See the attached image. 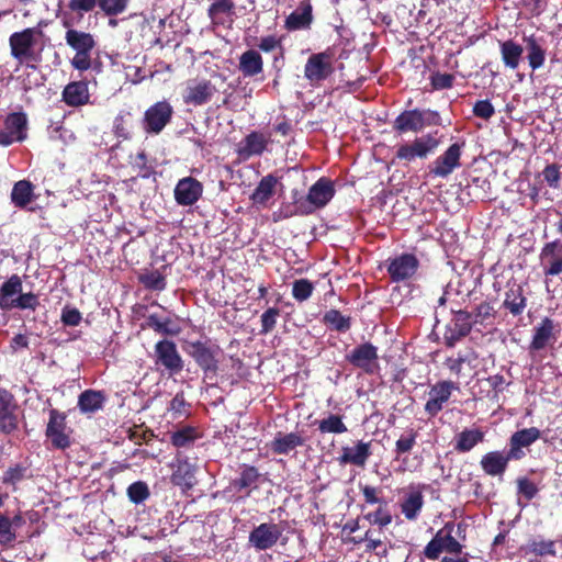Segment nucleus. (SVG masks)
I'll use <instances>...</instances> for the list:
<instances>
[{
    "mask_svg": "<svg viewBox=\"0 0 562 562\" xmlns=\"http://www.w3.org/2000/svg\"><path fill=\"white\" fill-rule=\"evenodd\" d=\"M60 23L66 29L65 42L75 50L70 60L71 66L79 71H86L92 65V52L97 46L94 36L85 31L75 29L78 24L69 14H60Z\"/></svg>",
    "mask_w": 562,
    "mask_h": 562,
    "instance_id": "obj_1",
    "label": "nucleus"
},
{
    "mask_svg": "<svg viewBox=\"0 0 562 562\" xmlns=\"http://www.w3.org/2000/svg\"><path fill=\"white\" fill-rule=\"evenodd\" d=\"M41 36L42 31L35 27H27L11 34L9 45L12 57L21 65L34 68L42 57Z\"/></svg>",
    "mask_w": 562,
    "mask_h": 562,
    "instance_id": "obj_2",
    "label": "nucleus"
},
{
    "mask_svg": "<svg viewBox=\"0 0 562 562\" xmlns=\"http://www.w3.org/2000/svg\"><path fill=\"white\" fill-rule=\"evenodd\" d=\"M334 182L325 177L319 178L308 190L306 199L297 203L302 215L312 214L317 209L326 206L335 195Z\"/></svg>",
    "mask_w": 562,
    "mask_h": 562,
    "instance_id": "obj_3",
    "label": "nucleus"
},
{
    "mask_svg": "<svg viewBox=\"0 0 562 562\" xmlns=\"http://www.w3.org/2000/svg\"><path fill=\"white\" fill-rule=\"evenodd\" d=\"M439 115L430 110H407L396 116L393 128L398 133H418L426 126L437 123Z\"/></svg>",
    "mask_w": 562,
    "mask_h": 562,
    "instance_id": "obj_4",
    "label": "nucleus"
},
{
    "mask_svg": "<svg viewBox=\"0 0 562 562\" xmlns=\"http://www.w3.org/2000/svg\"><path fill=\"white\" fill-rule=\"evenodd\" d=\"M335 71L334 54L330 50L312 54L304 67V77L312 86H318Z\"/></svg>",
    "mask_w": 562,
    "mask_h": 562,
    "instance_id": "obj_5",
    "label": "nucleus"
},
{
    "mask_svg": "<svg viewBox=\"0 0 562 562\" xmlns=\"http://www.w3.org/2000/svg\"><path fill=\"white\" fill-rule=\"evenodd\" d=\"M439 145V140L431 134L414 138L412 142L401 144L395 154V158L402 161L411 162L417 158L425 159Z\"/></svg>",
    "mask_w": 562,
    "mask_h": 562,
    "instance_id": "obj_6",
    "label": "nucleus"
},
{
    "mask_svg": "<svg viewBox=\"0 0 562 562\" xmlns=\"http://www.w3.org/2000/svg\"><path fill=\"white\" fill-rule=\"evenodd\" d=\"M217 89L205 78L187 80L182 91V101L187 105L201 106L209 103L216 94Z\"/></svg>",
    "mask_w": 562,
    "mask_h": 562,
    "instance_id": "obj_7",
    "label": "nucleus"
},
{
    "mask_svg": "<svg viewBox=\"0 0 562 562\" xmlns=\"http://www.w3.org/2000/svg\"><path fill=\"white\" fill-rule=\"evenodd\" d=\"M427 485L424 483H411L402 490L398 506L403 516L409 520H416L425 505L424 493Z\"/></svg>",
    "mask_w": 562,
    "mask_h": 562,
    "instance_id": "obj_8",
    "label": "nucleus"
},
{
    "mask_svg": "<svg viewBox=\"0 0 562 562\" xmlns=\"http://www.w3.org/2000/svg\"><path fill=\"white\" fill-rule=\"evenodd\" d=\"M173 109L168 101H158L149 106L143 117V128L147 134H159L171 121Z\"/></svg>",
    "mask_w": 562,
    "mask_h": 562,
    "instance_id": "obj_9",
    "label": "nucleus"
},
{
    "mask_svg": "<svg viewBox=\"0 0 562 562\" xmlns=\"http://www.w3.org/2000/svg\"><path fill=\"white\" fill-rule=\"evenodd\" d=\"M27 136V117L23 112H14L7 115L4 128L0 130V146H10L13 143L23 142Z\"/></svg>",
    "mask_w": 562,
    "mask_h": 562,
    "instance_id": "obj_10",
    "label": "nucleus"
},
{
    "mask_svg": "<svg viewBox=\"0 0 562 562\" xmlns=\"http://www.w3.org/2000/svg\"><path fill=\"white\" fill-rule=\"evenodd\" d=\"M71 429L67 426L66 416L57 409L49 412V420L46 427V437L57 449L70 447Z\"/></svg>",
    "mask_w": 562,
    "mask_h": 562,
    "instance_id": "obj_11",
    "label": "nucleus"
},
{
    "mask_svg": "<svg viewBox=\"0 0 562 562\" xmlns=\"http://www.w3.org/2000/svg\"><path fill=\"white\" fill-rule=\"evenodd\" d=\"M387 273L393 282L409 280L418 270L419 261L413 254H402L387 261Z\"/></svg>",
    "mask_w": 562,
    "mask_h": 562,
    "instance_id": "obj_12",
    "label": "nucleus"
},
{
    "mask_svg": "<svg viewBox=\"0 0 562 562\" xmlns=\"http://www.w3.org/2000/svg\"><path fill=\"white\" fill-rule=\"evenodd\" d=\"M156 364L162 366L170 375L179 373L183 369L182 358L177 346L171 340H160L155 346Z\"/></svg>",
    "mask_w": 562,
    "mask_h": 562,
    "instance_id": "obj_13",
    "label": "nucleus"
},
{
    "mask_svg": "<svg viewBox=\"0 0 562 562\" xmlns=\"http://www.w3.org/2000/svg\"><path fill=\"white\" fill-rule=\"evenodd\" d=\"M282 535V529L277 524H260L249 533V544L257 551H266L274 547Z\"/></svg>",
    "mask_w": 562,
    "mask_h": 562,
    "instance_id": "obj_14",
    "label": "nucleus"
},
{
    "mask_svg": "<svg viewBox=\"0 0 562 562\" xmlns=\"http://www.w3.org/2000/svg\"><path fill=\"white\" fill-rule=\"evenodd\" d=\"M464 144L454 143L438 156L430 168L435 177L447 178L454 169L460 167V158Z\"/></svg>",
    "mask_w": 562,
    "mask_h": 562,
    "instance_id": "obj_15",
    "label": "nucleus"
},
{
    "mask_svg": "<svg viewBox=\"0 0 562 562\" xmlns=\"http://www.w3.org/2000/svg\"><path fill=\"white\" fill-rule=\"evenodd\" d=\"M459 390V385L452 381H439L429 390V397L425 404V412L435 417L449 401L453 391Z\"/></svg>",
    "mask_w": 562,
    "mask_h": 562,
    "instance_id": "obj_16",
    "label": "nucleus"
},
{
    "mask_svg": "<svg viewBox=\"0 0 562 562\" xmlns=\"http://www.w3.org/2000/svg\"><path fill=\"white\" fill-rule=\"evenodd\" d=\"M190 355L204 371L205 378L212 379L217 372V353L218 348H213L204 342L196 341L190 345Z\"/></svg>",
    "mask_w": 562,
    "mask_h": 562,
    "instance_id": "obj_17",
    "label": "nucleus"
},
{
    "mask_svg": "<svg viewBox=\"0 0 562 562\" xmlns=\"http://www.w3.org/2000/svg\"><path fill=\"white\" fill-rule=\"evenodd\" d=\"M16 403L13 395L0 390V432L10 435L18 429Z\"/></svg>",
    "mask_w": 562,
    "mask_h": 562,
    "instance_id": "obj_18",
    "label": "nucleus"
},
{
    "mask_svg": "<svg viewBox=\"0 0 562 562\" xmlns=\"http://www.w3.org/2000/svg\"><path fill=\"white\" fill-rule=\"evenodd\" d=\"M540 262L546 277L562 273V241L557 239L546 244L540 254Z\"/></svg>",
    "mask_w": 562,
    "mask_h": 562,
    "instance_id": "obj_19",
    "label": "nucleus"
},
{
    "mask_svg": "<svg viewBox=\"0 0 562 562\" xmlns=\"http://www.w3.org/2000/svg\"><path fill=\"white\" fill-rule=\"evenodd\" d=\"M203 186L193 177L178 181L175 188V200L181 206H191L202 196Z\"/></svg>",
    "mask_w": 562,
    "mask_h": 562,
    "instance_id": "obj_20",
    "label": "nucleus"
},
{
    "mask_svg": "<svg viewBox=\"0 0 562 562\" xmlns=\"http://www.w3.org/2000/svg\"><path fill=\"white\" fill-rule=\"evenodd\" d=\"M270 135L262 132H250L238 145L237 154L243 159L261 156L270 144Z\"/></svg>",
    "mask_w": 562,
    "mask_h": 562,
    "instance_id": "obj_21",
    "label": "nucleus"
},
{
    "mask_svg": "<svg viewBox=\"0 0 562 562\" xmlns=\"http://www.w3.org/2000/svg\"><path fill=\"white\" fill-rule=\"evenodd\" d=\"M346 359L367 373H372L376 367L378 351L373 345L367 342L353 348Z\"/></svg>",
    "mask_w": 562,
    "mask_h": 562,
    "instance_id": "obj_22",
    "label": "nucleus"
},
{
    "mask_svg": "<svg viewBox=\"0 0 562 562\" xmlns=\"http://www.w3.org/2000/svg\"><path fill=\"white\" fill-rule=\"evenodd\" d=\"M557 326L549 317H544L540 324L535 326L531 342L529 345L530 352L539 351L551 346L557 340Z\"/></svg>",
    "mask_w": 562,
    "mask_h": 562,
    "instance_id": "obj_23",
    "label": "nucleus"
},
{
    "mask_svg": "<svg viewBox=\"0 0 562 562\" xmlns=\"http://www.w3.org/2000/svg\"><path fill=\"white\" fill-rule=\"evenodd\" d=\"M540 430L536 427L525 428L513 434L509 440V452L514 460L525 456L524 448H528L540 438Z\"/></svg>",
    "mask_w": 562,
    "mask_h": 562,
    "instance_id": "obj_24",
    "label": "nucleus"
},
{
    "mask_svg": "<svg viewBox=\"0 0 562 562\" xmlns=\"http://www.w3.org/2000/svg\"><path fill=\"white\" fill-rule=\"evenodd\" d=\"M207 15L215 26L231 25L235 16L234 0H213L207 9Z\"/></svg>",
    "mask_w": 562,
    "mask_h": 562,
    "instance_id": "obj_25",
    "label": "nucleus"
},
{
    "mask_svg": "<svg viewBox=\"0 0 562 562\" xmlns=\"http://www.w3.org/2000/svg\"><path fill=\"white\" fill-rule=\"evenodd\" d=\"M313 22V8L310 1H301L297 8L285 19L284 27L292 32L310 29Z\"/></svg>",
    "mask_w": 562,
    "mask_h": 562,
    "instance_id": "obj_26",
    "label": "nucleus"
},
{
    "mask_svg": "<svg viewBox=\"0 0 562 562\" xmlns=\"http://www.w3.org/2000/svg\"><path fill=\"white\" fill-rule=\"evenodd\" d=\"M510 460H514V457H510L509 451H492L482 457L480 464L486 474L497 476L503 475Z\"/></svg>",
    "mask_w": 562,
    "mask_h": 562,
    "instance_id": "obj_27",
    "label": "nucleus"
},
{
    "mask_svg": "<svg viewBox=\"0 0 562 562\" xmlns=\"http://www.w3.org/2000/svg\"><path fill=\"white\" fill-rule=\"evenodd\" d=\"M370 454V443L358 441L355 447L342 448V453L338 458V461L340 464L364 467Z\"/></svg>",
    "mask_w": 562,
    "mask_h": 562,
    "instance_id": "obj_28",
    "label": "nucleus"
},
{
    "mask_svg": "<svg viewBox=\"0 0 562 562\" xmlns=\"http://www.w3.org/2000/svg\"><path fill=\"white\" fill-rule=\"evenodd\" d=\"M25 524L23 516L18 513L13 517L0 513V544L8 546L16 540V529Z\"/></svg>",
    "mask_w": 562,
    "mask_h": 562,
    "instance_id": "obj_29",
    "label": "nucleus"
},
{
    "mask_svg": "<svg viewBox=\"0 0 562 562\" xmlns=\"http://www.w3.org/2000/svg\"><path fill=\"white\" fill-rule=\"evenodd\" d=\"M88 85L82 81L68 83L63 90V100L69 106H80L89 102Z\"/></svg>",
    "mask_w": 562,
    "mask_h": 562,
    "instance_id": "obj_30",
    "label": "nucleus"
},
{
    "mask_svg": "<svg viewBox=\"0 0 562 562\" xmlns=\"http://www.w3.org/2000/svg\"><path fill=\"white\" fill-rule=\"evenodd\" d=\"M22 280L18 274H12L0 286V308L13 310L14 300L22 292Z\"/></svg>",
    "mask_w": 562,
    "mask_h": 562,
    "instance_id": "obj_31",
    "label": "nucleus"
},
{
    "mask_svg": "<svg viewBox=\"0 0 562 562\" xmlns=\"http://www.w3.org/2000/svg\"><path fill=\"white\" fill-rule=\"evenodd\" d=\"M524 43L526 44L527 59L530 68L532 70L541 68L546 61L543 40L536 37L535 35H530L524 37Z\"/></svg>",
    "mask_w": 562,
    "mask_h": 562,
    "instance_id": "obj_32",
    "label": "nucleus"
},
{
    "mask_svg": "<svg viewBox=\"0 0 562 562\" xmlns=\"http://www.w3.org/2000/svg\"><path fill=\"white\" fill-rule=\"evenodd\" d=\"M304 445V438L299 432H278L271 442V449L278 454H288Z\"/></svg>",
    "mask_w": 562,
    "mask_h": 562,
    "instance_id": "obj_33",
    "label": "nucleus"
},
{
    "mask_svg": "<svg viewBox=\"0 0 562 562\" xmlns=\"http://www.w3.org/2000/svg\"><path fill=\"white\" fill-rule=\"evenodd\" d=\"M485 432L480 428H465L456 436L454 449L459 452H469L476 445L483 442Z\"/></svg>",
    "mask_w": 562,
    "mask_h": 562,
    "instance_id": "obj_34",
    "label": "nucleus"
},
{
    "mask_svg": "<svg viewBox=\"0 0 562 562\" xmlns=\"http://www.w3.org/2000/svg\"><path fill=\"white\" fill-rule=\"evenodd\" d=\"M263 60L261 55L254 49L246 50L239 57V70L245 77H254L262 72Z\"/></svg>",
    "mask_w": 562,
    "mask_h": 562,
    "instance_id": "obj_35",
    "label": "nucleus"
},
{
    "mask_svg": "<svg viewBox=\"0 0 562 562\" xmlns=\"http://www.w3.org/2000/svg\"><path fill=\"white\" fill-rule=\"evenodd\" d=\"M34 200V186L27 180L14 183L11 191V202L19 209H24Z\"/></svg>",
    "mask_w": 562,
    "mask_h": 562,
    "instance_id": "obj_36",
    "label": "nucleus"
},
{
    "mask_svg": "<svg viewBox=\"0 0 562 562\" xmlns=\"http://www.w3.org/2000/svg\"><path fill=\"white\" fill-rule=\"evenodd\" d=\"M104 402L102 392L86 390L79 395L78 407L83 414H93L103 407Z\"/></svg>",
    "mask_w": 562,
    "mask_h": 562,
    "instance_id": "obj_37",
    "label": "nucleus"
},
{
    "mask_svg": "<svg viewBox=\"0 0 562 562\" xmlns=\"http://www.w3.org/2000/svg\"><path fill=\"white\" fill-rule=\"evenodd\" d=\"M524 53L520 44L513 40L501 43V55L504 65L510 69H517Z\"/></svg>",
    "mask_w": 562,
    "mask_h": 562,
    "instance_id": "obj_38",
    "label": "nucleus"
},
{
    "mask_svg": "<svg viewBox=\"0 0 562 562\" xmlns=\"http://www.w3.org/2000/svg\"><path fill=\"white\" fill-rule=\"evenodd\" d=\"M276 184L277 178L272 175L263 177L251 194V201L254 204L266 205L274 193Z\"/></svg>",
    "mask_w": 562,
    "mask_h": 562,
    "instance_id": "obj_39",
    "label": "nucleus"
},
{
    "mask_svg": "<svg viewBox=\"0 0 562 562\" xmlns=\"http://www.w3.org/2000/svg\"><path fill=\"white\" fill-rule=\"evenodd\" d=\"M504 306L513 314L519 315L526 307V299L522 295V289L518 284H513L505 293Z\"/></svg>",
    "mask_w": 562,
    "mask_h": 562,
    "instance_id": "obj_40",
    "label": "nucleus"
},
{
    "mask_svg": "<svg viewBox=\"0 0 562 562\" xmlns=\"http://www.w3.org/2000/svg\"><path fill=\"white\" fill-rule=\"evenodd\" d=\"M99 0H69L67 8L68 11L61 14H69L75 19L76 23H80L86 13L93 11L98 7Z\"/></svg>",
    "mask_w": 562,
    "mask_h": 562,
    "instance_id": "obj_41",
    "label": "nucleus"
},
{
    "mask_svg": "<svg viewBox=\"0 0 562 562\" xmlns=\"http://www.w3.org/2000/svg\"><path fill=\"white\" fill-rule=\"evenodd\" d=\"M193 479L194 473L192 465L187 461H179L171 475V482L183 488H191L194 484Z\"/></svg>",
    "mask_w": 562,
    "mask_h": 562,
    "instance_id": "obj_42",
    "label": "nucleus"
},
{
    "mask_svg": "<svg viewBox=\"0 0 562 562\" xmlns=\"http://www.w3.org/2000/svg\"><path fill=\"white\" fill-rule=\"evenodd\" d=\"M521 550L525 552V554H535L540 557H554L557 554L555 542L552 540H544L542 538L531 539L521 548Z\"/></svg>",
    "mask_w": 562,
    "mask_h": 562,
    "instance_id": "obj_43",
    "label": "nucleus"
},
{
    "mask_svg": "<svg viewBox=\"0 0 562 562\" xmlns=\"http://www.w3.org/2000/svg\"><path fill=\"white\" fill-rule=\"evenodd\" d=\"M318 430L322 434H344L348 431L342 417L335 414H328L325 418L317 422Z\"/></svg>",
    "mask_w": 562,
    "mask_h": 562,
    "instance_id": "obj_44",
    "label": "nucleus"
},
{
    "mask_svg": "<svg viewBox=\"0 0 562 562\" xmlns=\"http://www.w3.org/2000/svg\"><path fill=\"white\" fill-rule=\"evenodd\" d=\"M364 518L371 525H375L380 529L389 526L393 520L392 514L386 507V503L379 505L374 512L366 514Z\"/></svg>",
    "mask_w": 562,
    "mask_h": 562,
    "instance_id": "obj_45",
    "label": "nucleus"
},
{
    "mask_svg": "<svg viewBox=\"0 0 562 562\" xmlns=\"http://www.w3.org/2000/svg\"><path fill=\"white\" fill-rule=\"evenodd\" d=\"M417 432L409 428L403 432L395 442V456L398 459L402 454L409 452L416 445Z\"/></svg>",
    "mask_w": 562,
    "mask_h": 562,
    "instance_id": "obj_46",
    "label": "nucleus"
},
{
    "mask_svg": "<svg viewBox=\"0 0 562 562\" xmlns=\"http://www.w3.org/2000/svg\"><path fill=\"white\" fill-rule=\"evenodd\" d=\"M324 322L338 331H347L350 328V317L344 316L337 310H329L324 315Z\"/></svg>",
    "mask_w": 562,
    "mask_h": 562,
    "instance_id": "obj_47",
    "label": "nucleus"
},
{
    "mask_svg": "<svg viewBox=\"0 0 562 562\" xmlns=\"http://www.w3.org/2000/svg\"><path fill=\"white\" fill-rule=\"evenodd\" d=\"M472 323V316L469 313L459 311L453 319L452 337L459 338L467 336L471 330Z\"/></svg>",
    "mask_w": 562,
    "mask_h": 562,
    "instance_id": "obj_48",
    "label": "nucleus"
},
{
    "mask_svg": "<svg viewBox=\"0 0 562 562\" xmlns=\"http://www.w3.org/2000/svg\"><path fill=\"white\" fill-rule=\"evenodd\" d=\"M130 0H99L98 7L106 16H116L126 11Z\"/></svg>",
    "mask_w": 562,
    "mask_h": 562,
    "instance_id": "obj_49",
    "label": "nucleus"
},
{
    "mask_svg": "<svg viewBox=\"0 0 562 562\" xmlns=\"http://www.w3.org/2000/svg\"><path fill=\"white\" fill-rule=\"evenodd\" d=\"M139 281L149 290L162 291L166 288L165 277L158 270L140 274Z\"/></svg>",
    "mask_w": 562,
    "mask_h": 562,
    "instance_id": "obj_50",
    "label": "nucleus"
},
{
    "mask_svg": "<svg viewBox=\"0 0 562 562\" xmlns=\"http://www.w3.org/2000/svg\"><path fill=\"white\" fill-rule=\"evenodd\" d=\"M363 540L367 542V552H374L375 555L380 558H386L389 555V549L392 548V546H386L381 539L373 538L371 530L364 533Z\"/></svg>",
    "mask_w": 562,
    "mask_h": 562,
    "instance_id": "obj_51",
    "label": "nucleus"
},
{
    "mask_svg": "<svg viewBox=\"0 0 562 562\" xmlns=\"http://www.w3.org/2000/svg\"><path fill=\"white\" fill-rule=\"evenodd\" d=\"M314 291V284L307 279H299L293 282L292 296L297 302H304L308 300Z\"/></svg>",
    "mask_w": 562,
    "mask_h": 562,
    "instance_id": "obj_52",
    "label": "nucleus"
},
{
    "mask_svg": "<svg viewBox=\"0 0 562 562\" xmlns=\"http://www.w3.org/2000/svg\"><path fill=\"white\" fill-rule=\"evenodd\" d=\"M131 114L126 111H121L113 121V133L117 138L128 139L131 137L128 117Z\"/></svg>",
    "mask_w": 562,
    "mask_h": 562,
    "instance_id": "obj_53",
    "label": "nucleus"
},
{
    "mask_svg": "<svg viewBox=\"0 0 562 562\" xmlns=\"http://www.w3.org/2000/svg\"><path fill=\"white\" fill-rule=\"evenodd\" d=\"M127 495L133 503L140 504L149 497V490L146 483L138 481L128 486Z\"/></svg>",
    "mask_w": 562,
    "mask_h": 562,
    "instance_id": "obj_54",
    "label": "nucleus"
},
{
    "mask_svg": "<svg viewBox=\"0 0 562 562\" xmlns=\"http://www.w3.org/2000/svg\"><path fill=\"white\" fill-rule=\"evenodd\" d=\"M445 550L442 532L438 531L436 536L427 543L424 554L429 560H437Z\"/></svg>",
    "mask_w": 562,
    "mask_h": 562,
    "instance_id": "obj_55",
    "label": "nucleus"
},
{
    "mask_svg": "<svg viewBox=\"0 0 562 562\" xmlns=\"http://www.w3.org/2000/svg\"><path fill=\"white\" fill-rule=\"evenodd\" d=\"M259 477V473L255 467H245L240 476L234 482V486L239 490L254 485Z\"/></svg>",
    "mask_w": 562,
    "mask_h": 562,
    "instance_id": "obj_56",
    "label": "nucleus"
},
{
    "mask_svg": "<svg viewBox=\"0 0 562 562\" xmlns=\"http://www.w3.org/2000/svg\"><path fill=\"white\" fill-rule=\"evenodd\" d=\"M40 305L38 296L32 292L22 293L14 300L13 308L35 311Z\"/></svg>",
    "mask_w": 562,
    "mask_h": 562,
    "instance_id": "obj_57",
    "label": "nucleus"
},
{
    "mask_svg": "<svg viewBox=\"0 0 562 562\" xmlns=\"http://www.w3.org/2000/svg\"><path fill=\"white\" fill-rule=\"evenodd\" d=\"M280 315V311L277 307H269L263 314L261 315V334H268L270 333L276 324L277 318Z\"/></svg>",
    "mask_w": 562,
    "mask_h": 562,
    "instance_id": "obj_58",
    "label": "nucleus"
},
{
    "mask_svg": "<svg viewBox=\"0 0 562 562\" xmlns=\"http://www.w3.org/2000/svg\"><path fill=\"white\" fill-rule=\"evenodd\" d=\"M472 112L476 117L488 121L495 114V108L490 100H479L474 103Z\"/></svg>",
    "mask_w": 562,
    "mask_h": 562,
    "instance_id": "obj_59",
    "label": "nucleus"
},
{
    "mask_svg": "<svg viewBox=\"0 0 562 562\" xmlns=\"http://www.w3.org/2000/svg\"><path fill=\"white\" fill-rule=\"evenodd\" d=\"M494 319V308L488 303H482L475 308L473 323L492 324Z\"/></svg>",
    "mask_w": 562,
    "mask_h": 562,
    "instance_id": "obj_60",
    "label": "nucleus"
},
{
    "mask_svg": "<svg viewBox=\"0 0 562 562\" xmlns=\"http://www.w3.org/2000/svg\"><path fill=\"white\" fill-rule=\"evenodd\" d=\"M26 468L21 465H15L13 468L8 469L2 477V482L4 484L15 485L21 482L25 477Z\"/></svg>",
    "mask_w": 562,
    "mask_h": 562,
    "instance_id": "obj_61",
    "label": "nucleus"
},
{
    "mask_svg": "<svg viewBox=\"0 0 562 562\" xmlns=\"http://www.w3.org/2000/svg\"><path fill=\"white\" fill-rule=\"evenodd\" d=\"M361 492H362L364 502L367 504H370V505L379 504V505H381V504L386 503L381 497V490L379 487L371 486V485H364V486H361Z\"/></svg>",
    "mask_w": 562,
    "mask_h": 562,
    "instance_id": "obj_62",
    "label": "nucleus"
},
{
    "mask_svg": "<svg viewBox=\"0 0 562 562\" xmlns=\"http://www.w3.org/2000/svg\"><path fill=\"white\" fill-rule=\"evenodd\" d=\"M194 439L193 429L186 428L179 431H176L171 436V442L175 447L182 448L192 442Z\"/></svg>",
    "mask_w": 562,
    "mask_h": 562,
    "instance_id": "obj_63",
    "label": "nucleus"
},
{
    "mask_svg": "<svg viewBox=\"0 0 562 562\" xmlns=\"http://www.w3.org/2000/svg\"><path fill=\"white\" fill-rule=\"evenodd\" d=\"M188 403L184 398V394L182 392L177 393L175 397L171 400L169 405V411H171L176 416H186L188 414Z\"/></svg>",
    "mask_w": 562,
    "mask_h": 562,
    "instance_id": "obj_64",
    "label": "nucleus"
}]
</instances>
